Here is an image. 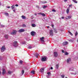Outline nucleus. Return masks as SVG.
Returning <instances> with one entry per match:
<instances>
[{
    "label": "nucleus",
    "instance_id": "e433bc0d",
    "mask_svg": "<svg viewBox=\"0 0 78 78\" xmlns=\"http://www.w3.org/2000/svg\"><path fill=\"white\" fill-rule=\"evenodd\" d=\"M28 48H29V49H31L32 48V47L31 46H29L28 47Z\"/></svg>",
    "mask_w": 78,
    "mask_h": 78
},
{
    "label": "nucleus",
    "instance_id": "f8f14e48",
    "mask_svg": "<svg viewBox=\"0 0 78 78\" xmlns=\"http://www.w3.org/2000/svg\"><path fill=\"white\" fill-rule=\"evenodd\" d=\"M40 72L41 73H43L44 72V68H41L40 69Z\"/></svg>",
    "mask_w": 78,
    "mask_h": 78
},
{
    "label": "nucleus",
    "instance_id": "0e129e2a",
    "mask_svg": "<svg viewBox=\"0 0 78 78\" xmlns=\"http://www.w3.org/2000/svg\"><path fill=\"white\" fill-rule=\"evenodd\" d=\"M34 15H35V16H37V14L35 13V14H34Z\"/></svg>",
    "mask_w": 78,
    "mask_h": 78
},
{
    "label": "nucleus",
    "instance_id": "4c0bfd02",
    "mask_svg": "<svg viewBox=\"0 0 78 78\" xmlns=\"http://www.w3.org/2000/svg\"><path fill=\"white\" fill-rule=\"evenodd\" d=\"M26 44V42L25 41H23L22 43V44Z\"/></svg>",
    "mask_w": 78,
    "mask_h": 78
},
{
    "label": "nucleus",
    "instance_id": "4468645a",
    "mask_svg": "<svg viewBox=\"0 0 78 78\" xmlns=\"http://www.w3.org/2000/svg\"><path fill=\"white\" fill-rule=\"evenodd\" d=\"M68 42L66 41L65 42H63V45H67L68 44Z\"/></svg>",
    "mask_w": 78,
    "mask_h": 78
},
{
    "label": "nucleus",
    "instance_id": "8fccbe9b",
    "mask_svg": "<svg viewBox=\"0 0 78 78\" xmlns=\"http://www.w3.org/2000/svg\"><path fill=\"white\" fill-rule=\"evenodd\" d=\"M62 19H64V16H62V18H61L60 19H62Z\"/></svg>",
    "mask_w": 78,
    "mask_h": 78
},
{
    "label": "nucleus",
    "instance_id": "774afa93",
    "mask_svg": "<svg viewBox=\"0 0 78 78\" xmlns=\"http://www.w3.org/2000/svg\"><path fill=\"white\" fill-rule=\"evenodd\" d=\"M65 78H67V77H66Z\"/></svg>",
    "mask_w": 78,
    "mask_h": 78
},
{
    "label": "nucleus",
    "instance_id": "69168bd1",
    "mask_svg": "<svg viewBox=\"0 0 78 78\" xmlns=\"http://www.w3.org/2000/svg\"><path fill=\"white\" fill-rule=\"evenodd\" d=\"M68 0H64V2H67Z\"/></svg>",
    "mask_w": 78,
    "mask_h": 78
},
{
    "label": "nucleus",
    "instance_id": "0eeeda50",
    "mask_svg": "<svg viewBox=\"0 0 78 78\" xmlns=\"http://www.w3.org/2000/svg\"><path fill=\"white\" fill-rule=\"evenodd\" d=\"M50 36H53V30H50Z\"/></svg>",
    "mask_w": 78,
    "mask_h": 78
},
{
    "label": "nucleus",
    "instance_id": "4d7b16f0",
    "mask_svg": "<svg viewBox=\"0 0 78 78\" xmlns=\"http://www.w3.org/2000/svg\"><path fill=\"white\" fill-rule=\"evenodd\" d=\"M51 70H53V67H51Z\"/></svg>",
    "mask_w": 78,
    "mask_h": 78
},
{
    "label": "nucleus",
    "instance_id": "cd10ccee",
    "mask_svg": "<svg viewBox=\"0 0 78 78\" xmlns=\"http://www.w3.org/2000/svg\"><path fill=\"white\" fill-rule=\"evenodd\" d=\"M66 12L67 14H69V9H67L66 10Z\"/></svg>",
    "mask_w": 78,
    "mask_h": 78
},
{
    "label": "nucleus",
    "instance_id": "052dcab7",
    "mask_svg": "<svg viewBox=\"0 0 78 78\" xmlns=\"http://www.w3.org/2000/svg\"><path fill=\"white\" fill-rule=\"evenodd\" d=\"M26 39L27 41H28V40H29V39H28V38H26Z\"/></svg>",
    "mask_w": 78,
    "mask_h": 78
},
{
    "label": "nucleus",
    "instance_id": "72a5a7b5",
    "mask_svg": "<svg viewBox=\"0 0 78 78\" xmlns=\"http://www.w3.org/2000/svg\"><path fill=\"white\" fill-rule=\"evenodd\" d=\"M68 41L69 42H73V40H69Z\"/></svg>",
    "mask_w": 78,
    "mask_h": 78
},
{
    "label": "nucleus",
    "instance_id": "6e6d98bb",
    "mask_svg": "<svg viewBox=\"0 0 78 78\" xmlns=\"http://www.w3.org/2000/svg\"><path fill=\"white\" fill-rule=\"evenodd\" d=\"M51 27H52V28H53V27H54V25H53V24H51Z\"/></svg>",
    "mask_w": 78,
    "mask_h": 78
},
{
    "label": "nucleus",
    "instance_id": "4be33fe9",
    "mask_svg": "<svg viewBox=\"0 0 78 78\" xmlns=\"http://www.w3.org/2000/svg\"><path fill=\"white\" fill-rule=\"evenodd\" d=\"M4 14L6 16H9V13L7 12H5L4 13Z\"/></svg>",
    "mask_w": 78,
    "mask_h": 78
},
{
    "label": "nucleus",
    "instance_id": "bb28decb",
    "mask_svg": "<svg viewBox=\"0 0 78 78\" xmlns=\"http://www.w3.org/2000/svg\"><path fill=\"white\" fill-rule=\"evenodd\" d=\"M72 0L73 1V2H74V3H78V2L76 0Z\"/></svg>",
    "mask_w": 78,
    "mask_h": 78
},
{
    "label": "nucleus",
    "instance_id": "6e6552de",
    "mask_svg": "<svg viewBox=\"0 0 78 78\" xmlns=\"http://www.w3.org/2000/svg\"><path fill=\"white\" fill-rule=\"evenodd\" d=\"M24 31H25V30L23 29H20L19 30V33H22L24 32Z\"/></svg>",
    "mask_w": 78,
    "mask_h": 78
},
{
    "label": "nucleus",
    "instance_id": "3c124183",
    "mask_svg": "<svg viewBox=\"0 0 78 78\" xmlns=\"http://www.w3.org/2000/svg\"><path fill=\"white\" fill-rule=\"evenodd\" d=\"M23 27H26V25H25V24H24L23 25Z\"/></svg>",
    "mask_w": 78,
    "mask_h": 78
},
{
    "label": "nucleus",
    "instance_id": "c85d7f7f",
    "mask_svg": "<svg viewBox=\"0 0 78 78\" xmlns=\"http://www.w3.org/2000/svg\"><path fill=\"white\" fill-rule=\"evenodd\" d=\"M59 68V65L57 64L56 66V69H58Z\"/></svg>",
    "mask_w": 78,
    "mask_h": 78
},
{
    "label": "nucleus",
    "instance_id": "680f3d73",
    "mask_svg": "<svg viewBox=\"0 0 78 78\" xmlns=\"http://www.w3.org/2000/svg\"><path fill=\"white\" fill-rule=\"evenodd\" d=\"M1 70H0V75H1Z\"/></svg>",
    "mask_w": 78,
    "mask_h": 78
},
{
    "label": "nucleus",
    "instance_id": "e2e57ef3",
    "mask_svg": "<svg viewBox=\"0 0 78 78\" xmlns=\"http://www.w3.org/2000/svg\"><path fill=\"white\" fill-rule=\"evenodd\" d=\"M60 31H63V30L62 29H60Z\"/></svg>",
    "mask_w": 78,
    "mask_h": 78
},
{
    "label": "nucleus",
    "instance_id": "f257e3e1",
    "mask_svg": "<svg viewBox=\"0 0 78 78\" xmlns=\"http://www.w3.org/2000/svg\"><path fill=\"white\" fill-rule=\"evenodd\" d=\"M47 57L45 56H43L41 57V61L42 62H45L47 61Z\"/></svg>",
    "mask_w": 78,
    "mask_h": 78
},
{
    "label": "nucleus",
    "instance_id": "79ce46f5",
    "mask_svg": "<svg viewBox=\"0 0 78 78\" xmlns=\"http://www.w3.org/2000/svg\"><path fill=\"white\" fill-rule=\"evenodd\" d=\"M11 8L12 9H14V5H12L11 6Z\"/></svg>",
    "mask_w": 78,
    "mask_h": 78
},
{
    "label": "nucleus",
    "instance_id": "49530a36",
    "mask_svg": "<svg viewBox=\"0 0 78 78\" xmlns=\"http://www.w3.org/2000/svg\"><path fill=\"white\" fill-rule=\"evenodd\" d=\"M36 8H39V5H36Z\"/></svg>",
    "mask_w": 78,
    "mask_h": 78
},
{
    "label": "nucleus",
    "instance_id": "bf43d9fd",
    "mask_svg": "<svg viewBox=\"0 0 78 78\" xmlns=\"http://www.w3.org/2000/svg\"><path fill=\"white\" fill-rule=\"evenodd\" d=\"M10 8V6H9L7 7V8Z\"/></svg>",
    "mask_w": 78,
    "mask_h": 78
},
{
    "label": "nucleus",
    "instance_id": "13d9d810",
    "mask_svg": "<svg viewBox=\"0 0 78 78\" xmlns=\"http://www.w3.org/2000/svg\"><path fill=\"white\" fill-rule=\"evenodd\" d=\"M71 74L72 75H76V74H73V73H71Z\"/></svg>",
    "mask_w": 78,
    "mask_h": 78
},
{
    "label": "nucleus",
    "instance_id": "a878e982",
    "mask_svg": "<svg viewBox=\"0 0 78 78\" xmlns=\"http://www.w3.org/2000/svg\"><path fill=\"white\" fill-rule=\"evenodd\" d=\"M31 23H35V21L34 20H33L31 21Z\"/></svg>",
    "mask_w": 78,
    "mask_h": 78
},
{
    "label": "nucleus",
    "instance_id": "f3484780",
    "mask_svg": "<svg viewBox=\"0 0 78 78\" xmlns=\"http://www.w3.org/2000/svg\"><path fill=\"white\" fill-rule=\"evenodd\" d=\"M44 37H42L41 38H40V40L42 41L43 42H44Z\"/></svg>",
    "mask_w": 78,
    "mask_h": 78
},
{
    "label": "nucleus",
    "instance_id": "5701e85b",
    "mask_svg": "<svg viewBox=\"0 0 78 78\" xmlns=\"http://www.w3.org/2000/svg\"><path fill=\"white\" fill-rule=\"evenodd\" d=\"M54 30L55 31L54 32H55V33H56L58 32V31H57V29H56V28H55L54 29Z\"/></svg>",
    "mask_w": 78,
    "mask_h": 78
},
{
    "label": "nucleus",
    "instance_id": "412c9836",
    "mask_svg": "<svg viewBox=\"0 0 78 78\" xmlns=\"http://www.w3.org/2000/svg\"><path fill=\"white\" fill-rule=\"evenodd\" d=\"M47 5H44L43 6V8L44 9H45L46 8H47Z\"/></svg>",
    "mask_w": 78,
    "mask_h": 78
},
{
    "label": "nucleus",
    "instance_id": "09e8293b",
    "mask_svg": "<svg viewBox=\"0 0 78 78\" xmlns=\"http://www.w3.org/2000/svg\"><path fill=\"white\" fill-rule=\"evenodd\" d=\"M15 6H19V5H18V4H16V5H15Z\"/></svg>",
    "mask_w": 78,
    "mask_h": 78
},
{
    "label": "nucleus",
    "instance_id": "39448f33",
    "mask_svg": "<svg viewBox=\"0 0 78 78\" xmlns=\"http://www.w3.org/2000/svg\"><path fill=\"white\" fill-rule=\"evenodd\" d=\"M53 55L54 57H55V58H56L57 57H58V52L56 51L54 52Z\"/></svg>",
    "mask_w": 78,
    "mask_h": 78
},
{
    "label": "nucleus",
    "instance_id": "20e7f679",
    "mask_svg": "<svg viewBox=\"0 0 78 78\" xmlns=\"http://www.w3.org/2000/svg\"><path fill=\"white\" fill-rule=\"evenodd\" d=\"M6 48H5V46H3L1 48V50L2 52H3L5 50Z\"/></svg>",
    "mask_w": 78,
    "mask_h": 78
},
{
    "label": "nucleus",
    "instance_id": "a211bd4d",
    "mask_svg": "<svg viewBox=\"0 0 78 78\" xmlns=\"http://www.w3.org/2000/svg\"><path fill=\"white\" fill-rule=\"evenodd\" d=\"M71 61V58H69L67 60V62H70Z\"/></svg>",
    "mask_w": 78,
    "mask_h": 78
},
{
    "label": "nucleus",
    "instance_id": "393cba45",
    "mask_svg": "<svg viewBox=\"0 0 78 78\" xmlns=\"http://www.w3.org/2000/svg\"><path fill=\"white\" fill-rule=\"evenodd\" d=\"M20 64H23V61L21 60H20Z\"/></svg>",
    "mask_w": 78,
    "mask_h": 78
},
{
    "label": "nucleus",
    "instance_id": "f03ea898",
    "mask_svg": "<svg viewBox=\"0 0 78 78\" xmlns=\"http://www.w3.org/2000/svg\"><path fill=\"white\" fill-rule=\"evenodd\" d=\"M17 31L16 30H13L12 31V32L10 33V34L11 35H16V34H17Z\"/></svg>",
    "mask_w": 78,
    "mask_h": 78
},
{
    "label": "nucleus",
    "instance_id": "c03bdc74",
    "mask_svg": "<svg viewBox=\"0 0 78 78\" xmlns=\"http://www.w3.org/2000/svg\"><path fill=\"white\" fill-rule=\"evenodd\" d=\"M52 11L53 12H56V11L55 9H53Z\"/></svg>",
    "mask_w": 78,
    "mask_h": 78
},
{
    "label": "nucleus",
    "instance_id": "aec40b11",
    "mask_svg": "<svg viewBox=\"0 0 78 78\" xmlns=\"http://www.w3.org/2000/svg\"><path fill=\"white\" fill-rule=\"evenodd\" d=\"M22 18L23 19H26V17L25 16L22 15L21 16Z\"/></svg>",
    "mask_w": 78,
    "mask_h": 78
},
{
    "label": "nucleus",
    "instance_id": "37998d69",
    "mask_svg": "<svg viewBox=\"0 0 78 78\" xmlns=\"http://www.w3.org/2000/svg\"><path fill=\"white\" fill-rule=\"evenodd\" d=\"M71 16H68V19H71Z\"/></svg>",
    "mask_w": 78,
    "mask_h": 78
},
{
    "label": "nucleus",
    "instance_id": "ddd939ff",
    "mask_svg": "<svg viewBox=\"0 0 78 78\" xmlns=\"http://www.w3.org/2000/svg\"><path fill=\"white\" fill-rule=\"evenodd\" d=\"M39 54L38 53H36L35 54H34V56H35L36 58H38V56L39 55Z\"/></svg>",
    "mask_w": 78,
    "mask_h": 78
},
{
    "label": "nucleus",
    "instance_id": "338daca9",
    "mask_svg": "<svg viewBox=\"0 0 78 78\" xmlns=\"http://www.w3.org/2000/svg\"><path fill=\"white\" fill-rule=\"evenodd\" d=\"M47 28H50V27L49 26H48Z\"/></svg>",
    "mask_w": 78,
    "mask_h": 78
},
{
    "label": "nucleus",
    "instance_id": "a18cd8bd",
    "mask_svg": "<svg viewBox=\"0 0 78 78\" xmlns=\"http://www.w3.org/2000/svg\"><path fill=\"white\" fill-rule=\"evenodd\" d=\"M42 3H47V2L46 1L42 2Z\"/></svg>",
    "mask_w": 78,
    "mask_h": 78
},
{
    "label": "nucleus",
    "instance_id": "7ed1b4c3",
    "mask_svg": "<svg viewBox=\"0 0 78 78\" xmlns=\"http://www.w3.org/2000/svg\"><path fill=\"white\" fill-rule=\"evenodd\" d=\"M13 46L15 47H17L18 46V43L17 41H15L13 43Z\"/></svg>",
    "mask_w": 78,
    "mask_h": 78
},
{
    "label": "nucleus",
    "instance_id": "9b49d317",
    "mask_svg": "<svg viewBox=\"0 0 78 78\" xmlns=\"http://www.w3.org/2000/svg\"><path fill=\"white\" fill-rule=\"evenodd\" d=\"M6 71H5V69L3 68L2 69V75H5V73H6Z\"/></svg>",
    "mask_w": 78,
    "mask_h": 78
},
{
    "label": "nucleus",
    "instance_id": "58836bf2",
    "mask_svg": "<svg viewBox=\"0 0 78 78\" xmlns=\"http://www.w3.org/2000/svg\"><path fill=\"white\" fill-rule=\"evenodd\" d=\"M2 59H3V57L0 56V61H2Z\"/></svg>",
    "mask_w": 78,
    "mask_h": 78
},
{
    "label": "nucleus",
    "instance_id": "b1692460",
    "mask_svg": "<svg viewBox=\"0 0 78 78\" xmlns=\"http://www.w3.org/2000/svg\"><path fill=\"white\" fill-rule=\"evenodd\" d=\"M65 55H66V56L69 55V53L67 52H65Z\"/></svg>",
    "mask_w": 78,
    "mask_h": 78
},
{
    "label": "nucleus",
    "instance_id": "5fc2aeb1",
    "mask_svg": "<svg viewBox=\"0 0 78 78\" xmlns=\"http://www.w3.org/2000/svg\"><path fill=\"white\" fill-rule=\"evenodd\" d=\"M62 53H64V51L63 50H62Z\"/></svg>",
    "mask_w": 78,
    "mask_h": 78
},
{
    "label": "nucleus",
    "instance_id": "2f4dec72",
    "mask_svg": "<svg viewBox=\"0 0 78 78\" xmlns=\"http://www.w3.org/2000/svg\"><path fill=\"white\" fill-rule=\"evenodd\" d=\"M34 72H34V70H32L31 71V73H32L33 74H35Z\"/></svg>",
    "mask_w": 78,
    "mask_h": 78
},
{
    "label": "nucleus",
    "instance_id": "6ab92c4d",
    "mask_svg": "<svg viewBox=\"0 0 78 78\" xmlns=\"http://www.w3.org/2000/svg\"><path fill=\"white\" fill-rule=\"evenodd\" d=\"M31 25L32 27H36V25L34 23H33L31 24Z\"/></svg>",
    "mask_w": 78,
    "mask_h": 78
},
{
    "label": "nucleus",
    "instance_id": "864d4df0",
    "mask_svg": "<svg viewBox=\"0 0 78 78\" xmlns=\"http://www.w3.org/2000/svg\"><path fill=\"white\" fill-rule=\"evenodd\" d=\"M13 9V11L14 12H15L16 11V9Z\"/></svg>",
    "mask_w": 78,
    "mask_h": 78
},
{
    "label": "nucleus",
    "instance_id": "f704fd0d",
    "mask_svg": "<svg viewBox=\"0 0 78 78\" xmlns=\"http://www.w3.org/2000/svg\"><path fill=\"white\" fill-rule=\"evenodd\" d=\"M0 26L1 28H4V27H5V26L1 24Z\"/></svg>",
    "mask_w": 78,
    "mask_h": 78
},
{
    "label": "nucleus",
    "instance_id": "1a4fd4ad",
    "mask_svg": "<svg viewBox=\"0 0 78 78\" xmlns=\"http://www.w3.org/2000/svg\"><path fill=\"white\" fill-rule=\"evenodd\" d=\"M12 73H13V72H12V71H8V73H6V74L7 75H11V74Z\"/></svg>",
    "mask_w": 78,
    "mask_h": 78
},
{
    "label": "nucleus",
    "instance_id": "c9c22d12",
    "mask_svg": "<svg viewBox=\"0 0 78 78\" xmlns=\"http://www.w3.org/2000/svg\"><path fill=\"white\" fill-rule=\"evenodd\" d=\"M68 33L70 34V35H71V36H73V34H72L71 32H70V31H69Z\"/></svg>",
    "mask_w": 78,
    "mask_h": 78
},
{
    "label": "nucleus",
    "instance_id": "2eb2a0df",
    "mask_svg": "<svg viewBox=\"0 0 78 78\" xmlns=\"http://www.w3.org/2000/svg\"><path fill=\"white\" fill-rule=\"evenodd\" d=\"M38 14H40L43 17H45V14L44 13H43L41 12H40L38 13Z\"/></svg>",
    "mask_w": 78,
    "mask_h": 78
},
{
    "label": "nucleus",
    "instance_id": "a19ab883",
    "mask_svg": "<svg viewBox=\"0 0 78 78\" xmlns=\"http://www.w3.org/2000/svg\"><path fill=\"white\" fill-rule=\"evenodd\" d=\"M61 76H62V78H64V76H65L64 75L62 74V75Z\"/></svg>",
    "mask_w": 78,
    "mask_h": 78
},
{
    "label": "nucleus",
    "instance_id": "423d86ee",
    "mask_svg": "<svg viewBox=\"0 0 78 78\" xmlns=\"http://www.w3.org/2000/svg\"><path fill=\"white\" fill-rule=\"evenodd\" d=\"M30 34L31 36H35V35L36 34V33L35 31H32L30 33Z\"/></svg>",
    "mask_w": 78,
    "mask_h": 78
},
{
    "label": "nucleus",
    "instance_id": "9d476101",
    "mask_svg": "<svg viewBox=\"0 0 78 78\" xmlns=\"http://www.w3.org/2000/svg\"><path fill=\"white\" fill-rule=\"evenodd\" d=\"M4 37H5V39H8L9 38V35L5 34L4 35Z\"/></svg>",
    "mask_w": 78,
    "mask_h": 78
},
{
    "label": "nucleus",
    "instance_id": "7c9ffc66",
    "mask_svg": "<svg viewBox=\"0 0 78 78\" xmlns=\"http://www.w3.org/2000/svg\"><path fill=\"white\" fill-rule=\"evenodd\" d=\"M24 72H25L24 70H22L21 72V73H22V75H23V74H24Z\"/></svg>",
    "mask_w": 78,
    "mask_h": 78
},
{
    "label": "nucleus",
    "instance_id": "603ef678",
    "mask_svg": "<svg viewBox=\"0 0 78 78\" xmlns=\"http://www.w3.org/2000/svg\"><path fill=\"white\" fill-rule=\"evenodd\" d=\"M72 6V4H70V5H69V7H71V6Z\"/></svg>",
    "mask_w": 78,
    "mask_h": 78
},
{
    "label": "nucleus",
    "instance_id": "de8ad7c7",
    "mask_svg": "<svg viewBox=\"0 0 78 78\" xmlns=\"http://www.w3.org/2000/svg\"><path fill=\"white\" fill-rule=\"evenodd\" d=\"M46 77H47V78H49V75H46Z\"/></svg>",
    "mask_w": 78,
    "mask_h": 78
},
{
    "label": "nucleus",
    "instance_id": "dca6fc26",
    "mask_svg": "<svg viewBox=\"0 0 78 78\" xmlns=\"http://www.w3.org/2000/svg\"><path fill=\"white\" fill-rule=\"evenodd\" d=\"M23 69L24 70H28V68L27 66H24L23 67Z\"/></svg>",
    "mask_w": 78,
    "mask_h": 78
},
{
    "label": "nucleus",
    "instance_id": "473e14b6",
    "mask_svg": "<svg viewBox=\"0 0 78 78\" xmlns=\"http://www.w3.org/2000/svg\"><path fill=\"white\" fill-rule=\"evenodd\" d=\"M77 35H78V32L76 31L75 33V36H77Z\"/></svg>",
    "mask_w": 78,
    "mask_h": 78
},
{
    "label": "nucleus",
    "instance_id": "ea45409f",
    "mask_svg": "<svg viewBox=\"0 0 78 78\" xmlns=\"http://www.w3.org/2000/svg\"><path fill=\"white\" fill-rule=\"evenodd\" d=\"M47 75H50L51 74V73L50 72H48L47 73Z\"/></svg>",
    "mask_w": 78,
    "mask_h": 78
},
{
    "label": "nucleus",
    "instance_id": "c756f323",
    "mask_svg": "<svg viewBox=\"0 0 78 78\" xmlns=\"http://www.w3.org/2000/svg\"><path fill=\"white\" fill-rule=\"evenodd\" d=\"M69 70H72V71H74V70H73V68H70L69 69Z\"/></svg>",
    "mask_w": 78,
    "mask_h": 78
}]
</instances>
